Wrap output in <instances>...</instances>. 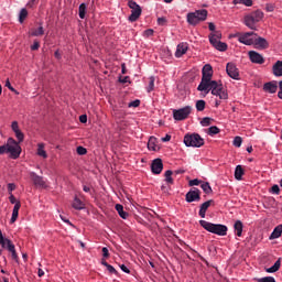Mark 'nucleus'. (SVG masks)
<instances>
[{"mask_svg":"<svg viewBox=\"0 0 282 282\" xmlns=\"http://www.w3.org/2000/svg\"><path fill=\"white\" fill-rule=\"evenodd\" d=\"M234 228L237 237H241L243 235V223H241V220H236Z\"/></svg>","mask_w":282,"mask_h":282,"instance_id":"29","label":"nucleus"},{"mask_svg":"<svg viewBox=\"0 0 282 282\" xmlns=\"http://www.w3.org/2000/svg\"><path fill=\"white\" fill-rule=\"evenodd\" d=\"M30 178L32 180V182H33L34 186H36V188H48L50 187V185H47V181L43 176L36 174V172H30Z\"/></svg>","mask_w":282,"mask_h":282,"instance_id":"12","label":"nucleus"},{"mask_svg":"<svg viewBox=\"0 0 282 282\" xmlns=\"http://www.w3.org/2000/svg\"><path fill=\"white\" fill-rule=\"evenodd\" d=\"M186 52H188V44L180 43L177 45L176 52H175L176 58H182V56H184V54H186Z\"/></svg>","mask_w":282,"mask_h":282,"instance_id":"21","label":"nucleus"},{"mask_svg":"<svg viewBox=\"0 0 282 282\" xmlns=\"http://www.w3.org/2000/svg\"><path fill=\"white\" fill-rule=\"evenodd\" d=\"M245 173L246 171L243 170V166L237 165L235 169V180H237L238 182H241L243 180Z\"/></svg>","mask_w":282,"mask_h":282,"instance_id":"25","label":"nucleus"},{"mask_svg":"<svg viewBox=\"0 0 282 282\" xmlns=\"http://www.w3.org/2000/svg\"><path fill=\"white\" fill-rule=\"evenodd\" d=\"M148 149H149V151H158V149H160L158 147V138L150 137V139L148 141Z\"/></svg>","mask_w":282,"mask_h":282,"instance_id":"27","label":"nucleus"},{"mask_svg":"<svg viewBox=\"0 0 282 282\" xmlns=\"http://www.w3.org/2000/svg\"><path fill=\"white\" fill-rule=\"evenodd\" d=\"M263 12L261 10H257L245 17V25L249 28V30H257V23L263 21Z\"/></svg>","mask_w":282,"mask_h":282,"instance_id":"6","label":"nucleus"},{"mask_svg":"<svg viewBox=\"0 0 282 282\" xmlns=\"http://www.w3.org/2000/svg\"><path fill=\"white\" fill-rule=\"evenodd\" d=\"M43 34H45V29H43V25H40L37 29L30 30V36H43Z\"/></svg>","mask_w":282,"mask_h":282,"instance_id":"31","label":"nucleus"},{"mask_svg":"<svg viewBox=\"0 0 282 282\" xmlns=\"http://www.w3.org/2000/svg\"><path fill=\"white\" fill-rule=\"evenodd\" d=\"M37 155L40 158H43L44 160H47V152L45 151V143H39L37 144Z\"/></svg>","mask_w":282,"mask_h":282,"instance_id":"30","label":"nucleus"},{"mask_svg":"<svg viewBox=\"0 0 282 282\" xmlns=\"http://www.w3.org/2000/svg\"><path fill=\"white\" fill-rule=\"evenodd\" d=\"M199 184H202V181L197 178L191 180L188 183L189 186H199Z\"/></svg>","mask_w":282,"mask_h":282,"instance_id":"49","label":"nucleus"},{"mask_svg":"<svg viewBox=\"0 0 282 282\" xmlns=\"http://www.w3.org/2000/svg\"><path fill=\"white\" fill-rule=\"evenodd\" d=\"M197 111H204L206 109V101L200 99L196 101Z\"/></svg>","mask_w":282,"mask_h":282,"instance_id":"41","label":"nucleus"},{"mask_svg":"<svg viewBox=\"0 0 282 282\" xmlns=\"http://www.w3.org/2000/svg\"><path fill=\"white\" fill-rule=\"evenodd\" d=\"M106 268L110 274H118V271L116 270V268H113V265L108 264Z\"/></svg>","mask_w":282,"mask_h":282,"instance_id":"50","label":"nucleus"},{"mask_svg":"<svg viewBox=\"0 0 282 282\" xmlns=\"http://www.w3.org/2000/svg\"><path fill=\"white\" fill-rule=\"evenodd\" d=\"M164 175L166 184H173V171L167 170Z\"/></svg>","mask_w":282,"mask_h":282,"instance_id":"39","label":"nucleus"},{"mask_svg":"<svg viewBox=\"0 0 282 282\" xmlns=\"http://www.w3.org/2000/svg\"><path fill=\"white\" fill-rule=\"evenodd\" d=\"M279 91H278V98H280V100H282V80L279 82Z\"/></svg>","mask_w":282,"mask_h":282,"instance_id":"58","label":"nucleus"},{"mask_svg":"<svg viewBox=\"0 0 282 282\" xmlns=\"http://www.w3.org/2000/svg\"><path fill=\"white\" fill-rule=\"evenodd\" d=\"M4 153H8V143L0 145V155H4Z\"/></svg>","mask_w":282,"mask_h":282,"instance_id":"53","label":"nucleus"},{"mask_svg":"<svg viewBox=\"0 0 282 282\" xmlns=\"http://www.w3.org/2000/svg\"><path fill=\"white\" fill-rule=\"evenodd\" d=\"M212 204H214V200L209 199L200 205L198 215L202 217V219H206V212L208 210V207L212 206Z\"/></svg>","mask_w":282,"mask_h":282,"instance_id":"20","label":"nucleus"},{"mask_svg":"<svg viewBox=\"0 0 282 282\" xmlns=\"http://www.w3.org/2000/svg\"><path fill=\"white\" fill-rule=\"evenodd\" d=\"M158 25H166V18H159Z\"/></svg>","mask_w":282,"mask_h":282,"instance_id":"59","label":"nucleus"},{"mask_svg":"<svg viewBox=\"0 0 282 282\" xmlns=\"http://www.w3.org/2000/svg\"><path fill=\"white\" fill-rule=\"evenodd\" d=\"M22 152L23 149H21V142L14 140V138H9L7 140V153L11 160H19Z\"/></svg>","mask_w":282,"mask_h":282,"instance_id":"5","label":"nucleus"},{"mask_svg":"<svg viewBox=\"0 0 282 282\" xmlns=\"http://www.w3.org/2000/svg\"><path fill=\"white\" fill-rule=\"evenodd\" d=\"M272 74L275 77L282 76V61H276L272 66Z\"/></svg>","mask_w":282,"mask_h":282,"instance_id":"24","label":"nucleus"},{"mask_svg":"<svg viewBox=\"0 0 282 282\" xmlns=\"http://www.w3.org/2000/svg\"><path fill=\"white\" fill-rule=\"evenodd\" d=\"M19 210H21V202L18 200L13 207L10 224H14L19 219Z\"/></svg>","mask_w":282,"mask_h":282,"instance_id":"23","label":"nucleus"},{"mask_svg":"<svg viewBox=\"0 0 282 282\" xmlns=\"http://www.w3.org/2000/svg\"><path fill=\"white\" fill-rule=\"evenodd\" d=\"M28 19V9H21L20 14H19V22L23 23Z\"/></svg>","mask_w":282,"mask_h":282,"instance_id":"40","label":"nucleus"},{"mask_svg":"<svg viewBox=\"0 0 282 282\" xmlns=\"http://www.w3.org/2000/svg\"><path fill=\"white\" fill-rule=\"evenodd\" d=\"M253 45L256 50H268L270 47V43H268V40L261 36L258 37V35L254 37Z\"/></svg>","mask_w":282,"mask_h":282,"instance_id":"17","label":"nucleus"},{"mask_svg":"<svg viewBox=\"0 0 282 282\" xmlns=\"http://www.w3.org/2000/svg\"><path fill=\"white\" fill-rule=\"evenodd\" d=\"M219 128H217V126H212L207 129V135H217V133H219Z\"/></svg>","mask_w":282,"mask_h":282,"instance_id":"38","label":"nucleus"},{"mask_svg":"<svg viewBox=\"0 0 282 282\" xmlns=\"http://www.w3.org/2000/svg\"><path fill=\"white\" fill-rule=\"evenodd\" d=\"M54 56H55V58H57V61H61V58H63V55H61V51H55V53H54Z\"/></svg>","mask_w":282,"mask_h":282,"instance_id":"63","label":"nucleus"},{"mask_svg":"<svg viewBox=\"0 0 282 282\" xmlns=\"http://www.w3.org/2000/svg\"><path fill=\"white\" fill-rule=\"evenodd\" d=\"M232 144H234V147L239 149L241 147V144H243V139H241V137H235Z\"/></svg>","mask_w":282,"mask_h":282,"instance_id":"42","label":"nucleus"},{"mask_svg":"<svg viewBox=\"0 0 282 282\" xmlns=\"http://www.w3.org/2000/svg\"><path fill=\"white\" fill-rule=\"evenodd\" d=\"M6 87H8V89H10V91H17V89H14V87H12V84H10V79H7Z\"/></svg>","mask_w":282,"mask_h":282,"instance_id":"57","label":"nucleus"},{"mask_svg":"<svg viewBox=\"0 0 282 282\" xmlns=\"http://www.w3.org/2000/svg\"><path fill=\"white\" fill-rule=\"evenodd\" d=\"M39 47H41V43H39V41H34L33 44L31 45V51L36 52Z\"/></svg>","mask_w":282,"mask_h":282,"instance_id":"47","label":"nucleus"},{"mask_svg":"<svg viewBox=\"0 0 282 282\" xmlns=\"http://www.w3.org/2000/svg\"><path fill=\"white\" fill-rule=\"evenodd\" d=\"M213 119H210L209 117H205L202 119L200 124L202 127H210V122Z\"/></svg>","mask_w":282,"mask_h":282,"instance_id":"43","label":"nucleus"},{"mask_svg":"<svg viewBox=\"0 0 282 282\" xmlns=\"http://www.w3.org/2000/svg\"><path fill=\"white\" fill-rule=\"evenodd\" d=\"M79 121H80L83 124H85V123L87 122V115H82V116L79 117Z\"/></svg>","mask_w":282,"mask_h":282,"instance_id":"62","label":"nucleus"},{"mask_svg":"<svg viewBox=\"0 0 282 282\" xmlns=\"http://www.w3.org/2000/svg\"><path fill=\"white\" fill-rule=\"evenodd\" d=\"M115 208L121 219H127L129 217V213L124 212V207L121 204H117Z\"/></svg>","mask_w":282,"mask_h":282,"instance_id":"28","label":"nucleus"},{"mask_svg":"<svg viewBox=\"0 0 282 282\" xmlns=\"http://www.w3.org/2000/svg\"><path fill=\"white\" fill-rule=\"evenodd\" d=\"M242 6H246L247 8H251L252 0H242Z\"/></svg>","mask_w":282,"mask_h":282,"instance_id":"60","label":"nucleus"},{"mask_svg":"<svg viewBox=\"0 0 282 282\" xmlns=\"http://www.w3.org/2000/svg\"><path fill=\"white\" fill-rule=\"evenodd\" d=\"M270 193H272V195H279V193H281V188L275 184L271 187Z\"/></svg>","mask_w":282,"mask_h":282,"instance_id":"44","label":"nucleus"},{"mask_svg":"<svg viewBox=\"0 0 282 282\" xmlns=\"http://www.w3.org/2000/svg\"><path fill=\"white\" fill-rule=\"evenodd\" d=\"M274 8H276V7L273 3L265 4L267 12H274Z\"/></svg>","mask_w":282,"mask_h":282,"instance_id":"52","label":"nucleus"},{"mask_svg":"<svg viewBox=\"0 0 282 282\" xmlns=\"http://www.w3.org/2000/svg\"><path fill=\"white\" fill-rule=\"evenodd\" d=\"M258 282H276V280H274L273 276H264V278L258 279Z\"/></svg>","mask_w":282,"mask_h":282,"instance_id":"45","label":"nucleus"},{"mask_svg":"<svg viewBox=\"0 0 282 282\" xmlns=\"http://www.w3.org/2000/svg\"><path fill=\"white\" fill-rule=\"evenodd\" d=\"M119 268H120V270H121L122 272H124L126 274H131V270H129V268H127V265L121 264V265H119Z\"/></svg>","mask_w":282,"mask_h":282,"instance_id":"54","label":"nucleus"},{"mask_svg":"<svg viewBox=\"0 0 282 282\" xmlns=\"http://www.w3.org/2000/svg\"><path fill=\"white\" fill-rule=\"evenodd\" d=\"M77 154L78 155H87V149L83 147H77Z\"/></svg>","mask_w":282,"mask_h":282,"instance_id":"46","label":"nucleus"},{"mask_svg":"<svg viewBox=\"0 0 282 282\" xmlns=\"http://www.w3.org/2000/svg\"><path fill=\"white\" fill-rule=\"evenodd\" d=\"M199 226L207 230V232H212L213 235H218V237H226L228 235V227L221 224H213L207 220H199Z\"/></svg>","mask_w":282,"mask_h":282,"instance_id":"1","label":"nucleus"},{"mask_svg":"<svg viewBox=\"0 0 282 282\" xmlns=\"http://www.w3.org/2000/svg\"><path fill=\"white\" fill-rule=\"evenodd\" d=\"M219 39H221V35H220V34H215V33H210V34H209V43L213 45V47H215L216 44H217L218 42H220Z\"/></svg>","mask_w":282,"mask_h":282,"instance_id":"34","label":"nucleus"},{"mask_svg":"<svg viewBox=\"0 0 282 282\" xmlns=\"http://www.w3.org/2000/svg\"><path fill=\"white\" fill-rule=\"evenodd\" d=\"M200 91H205V94L212 91V96H217L220 100H228V90L224 87L221 82H212L207 90Z\"/></svg>","mask_w":282,"mask_h":282,"instance_id":"3","label":"nucleus"},{"mask_svg":"<svg viewBox=\"0 0 282 282\" xmlns=\"http://www.w3.org/2000/svg\"><path fill=\"white\" fill-rule=\"evenodd\" d=\"M17 189V185L14 183L8 184V192L10 195H12V192Z\"/></svg>","mask_w":282,"mask_h":282,"instance_id":"51","label":"nucleus"},{"mask_svg":"<svg viewBox=\"0 0 282 282\" xmlns=\"http://www.w3.org/2000/svg\"><path fill=\"white\" fill-rule=\"evenodd\" d=\"M281 235H282V224L274 227L273 231L269 236V240L274 241V239L281 238Z\"/></svg>","mask_w":282,"mask_h":282,"instance_id":"22","label":"nucleus"},{"mask_svg":"<svg viewBox=\"0 0 282 282\" xmlns=\"http://www.w3.org/2000/svg\"><path fill=\"white\" fill-rule=\"evenodd\" d=\"M119 82H121L123 85H124L126 83H129V76L120 77V78H119Z\"/></svg>","mask_w":282,"mask_h":282,"instance_id":"64","label":"nucleus"},{"mask_svg":"<svg viewBox=\"0 0 282 282\" xmlns=\"http://www.w3.org/2000/svg\"><path fill=\"white\" fill-rule=\"evenodd\" d=\"M148 94H151L155 89V76H150L149 77V84L145 87Z\"/></svg>","mask_w":282,"mask_h":282,"instance_id":"33","label":"nucleus"},{"mask_svg":"<svg viewBox=\"0 0 282 282\" xmlns=\"http://www.w3.org/2000/svg\"><path fill=\"white\" fill-rule=\"evenodd\" d=\"M143 36H147V37L153 36V30H152V29L145 30V31L143 32Z\"/></svg>","mask_w":282,"mask_h":282,"instance_id":"56","label":"nucleus"},{"mask_svg":"<svg viewBox=\"0 0 282 282\" xmlns=\"http://www.w3.org/2000/svg\"><path fill=\"white\" fill-rule=\"evenodd\" d=\"M262 89L265 94H276L279 89V82L271 80V82L264 83L262 86Z\"/></svg>","mask_w":282,"mask_h":282,"instance_id":"16","label":"nucleus"},{"mask_svg":"<svg viewBox=\"0 0 282 282\" xmlns=\"http://www.w3.org/2000/svg\"><path fill=\"white\" fill-rule=\"evenodd\" d=\"M208 19V10L206 9H198L194 12H189L186 15V21L188 25H199L203 21H206Z\"/></svg>","mask_w":282,"mask_h":282,"instance_id":"4","label":"nucleus"},{"mask_svg":"<svg viewBox=\"0 0 282 282\" xmlns=\"http://www.w3.org/2000/svg\"><path fill=\"white\" fill-rule=\"evenodd\" d=\"M73 208H75V210H83L85 208V203H83L80 198L75 197L73 200Z\"/></svg>","mask_w":282,"mask_h":282,"instance_id":"32","label":"nucleus"},{"mask_svg":"<svg viewBox=\"0 0 282 282\" xmlns=\"http://www.w3.org/2000/svg\"><path fill=\"white\" fill-rule=\"evenodd\" d=\"M213 66L210 64H205L202 69V80L197 87L198 91L207 90L208 86L212 83H216L217 80H213Z\"/></svg>","mask_w":282,"mask_h":282,"instance_id":"2","label":"nucleus"},{"mask_svg":"<svg viewBox=\"0 0 282 282\" xmlns=\"http://www.w3.org/2000/svg\"><path fill=\"white\" fill-rule=\"evenodd\" d=\"M226 72L229 78H232L234 80H239V69L237 68V65H235V63H227Z\"/></svg>","mask_w":282,"mask_h":282,"instance_id":"14","label":"nucleus"},{"mask_svg":"<svg viewBox=\"0 0 282 282\" xmlns=\"http://www.w3.org/2000/svg\"><path fill=\"white\" fill-rule=\"evenodd\" d=\"M128 7L131 10V14L128 18V21H130V23H135V21L142 17V8L133 0L128 1Z\"/></svg>","mask_w":282,"mask_h":282,"instance_id":"10","label":"nucleus"},{"mask_svg":"<svg viewBox=\"0 0 282 282\" xmlns=\"http://www.w3.org/2000/svg\"><path fill=\"white\" fill-rule=\"evenodd\" d=\"M279 270H281V258H279L271 268L265 269V272L274 274V272H279Z\"/></svg>","mask_w":282,"mask_h":282,"instance_id":"26","label":"nucleus"},{"mask_svg":"<svg viewBox=\"0 0 282 282\" xmlns=\"http://www.w3.org/2000/svg\"><path fill=\"white\" fill-rule=\"evenodd\" d=\"M193 111V108L191 106H185L180 109L173 110V118L174 120L182 121L186 120L191 116V112Z\"/></svg>","mask_w":282,"mask_h":282,"instance_id":"11","label":"nucleus"},{"mask_svg":"<svg viewBox=\"0 0 282 282\" xmlns=\"http://www.w3.org/2000/svg\"><path fill=\"white\" fill-rule=\"evenodd\" d=\"M200 188L206 195H210V193H213V187H210V183L208 182H203L200 184Z\"/></svg>","mask_w":282,"mask_h":282,"instance_id":"35","label":"nucleus"},{"mask_svg":"<svg viewBox=\"0 0 282 282\" xmlns=\"http://www.w3.org/2000/svg\"><path fill=\"white\" fill-rule=\"evenodd\" d=\"M9 202L10 204H14V206H17V197H14L12 194L9 196Z\"/></svg>","mask_w":282,"mask_h":282,"instance_id":"61","label":"nucleus"},{"mask_svg":"<svg viewBox=\"0 0 282 282\" xmlns=\"http://www.w3.org/2000/svg\"><path fill=\"white\" fill-rule=\"evenodd\" d=\"M214 47L215 50H218V52H226V50H228V44L220 41Z\"/></svg>","mask_w":282,"mask_h":282,"instance_id":"37","label":"nucleus"},{"mask_svg":"<svg viewBox=\"0 0 282 282\" xmlns=\"http://www.w3.org/2000/svg\"><path fill=\"white\" fill-rule=\"evenodd\" d=\"M11 129L19 142H23V140H25V134H23V132L19 128V121H12Z\"/></svg>","mask_w":282,"mask_h":282,"instance_id":"18","label":"nucleus"},{"mask_svg":"<svg viewBox=\"0 0 282 282\" xmlns=\"http://www.w3.org/2000/svg\"><path fill=\"white\" fill-rule=\"evenodd\" d=\"M202 199L200 192L198 188L194 187L185 195V200L187 204H192V202H199Z\"/></svg>","mask_w":282,"mask_h":282,"instance_id":"13","label":"nucleus"},{"mask_svg":"<svg viewBox=\"0 0 282 282\" xmlns=\"http://www.w3.org/2000/svg\"><path fill=\"white\" fill-rule=\"evenodd\" d=\"M257 33L254 32H237L231 35L232 39H237L238 43L242 45H254V39Z\"/></svg>","mask_w":282,"mask_h":282,"instance_id":"8","label":"nucleus"},{"mask_svg":"<svg viewBox=\"0 0 282 282\" xmlns=\"http://www.w3.org/2000/svg\"><path fill=\"white\" fill-rule=\"evenodd\" d=\"M128 107L129 108H131V107H140V100L139 99H135V100H133V101H130L129 104H128Z\"/></svg>","mask_w":282,"mask_h":282,"instance_id":"48","label":"nucleus"},{"mask_svg":"<svg viewBox=\"0 0 282 282\" xmlns=\"http://www.w3.org/2000/svg\"><path fill=\"white\" fill-rule=\"evenodd\" d=\"M248 56L251 63H254L256 65H263V63H265V58H263V55H261L257 51H249Z\"/></svg>","mask_w":282,"mask_h":282,"instance_id":"15","label":"nucleus"},{"mask_svg":"<svg viewBox=\"0 0 282 282\" xmlns=\"http://www.w3.org/2000/svg\"><path fill=\"white\" fill-rule=\"evenodd\" d=\"M0 246L1 248L8 249V251L11 252V257L14 261L19 259L14 243H12V240L3 237V231H1V229H0Z\"/></svg>","mask_w":282,"mask_h":282,"instance_id":"9","label":"nucleus"},{"mask_svg":"<svg viewBox=\"0 0 282 282\" xmlns=\"http://www.w3.org/2000/svg\"><path fill=\"white\" fill-rule=\"evenodd\" d=\"M101 252H102V257H104L105 259H108V257H109V249H108L107 247H104V248L101 249Z\"/></svg>","mask_w":282,"mask_h":282,"instance_id":"55","label":"nucleus"},{"mask_svg":"<svg viewBox=\"0 0 282 282\" xmlns=\"http://www.w3.org/2000/svg\"><path fill=\"white\" fill-rule=\"evenodd\" d=\"M164 169V163H162V159H155L152 161L151 171L154 175H160Z\"/></svg>","mask_w":282,"mask_h":282,"instance_id":"19","label":"nucleus"},{"mask_svg":"<svg viewBox=\"0 0 282 282\" xmlns=\"http://www.w3.org/2000/svg\"><path fill=\"white\" fill-rule=\"evenodd\" d=\"M185 147H193L194 149H199L204 147V138L199 133H187L184 135Z\"/></svg>","mask_w":282,"mask_h":282,"instance_id":"7","label":"nucleus"},{"mask_svg":"<svg viewBox=\"0 0 282 282\" xmlns=\"http://www.w3.org/2000/svg\"><path fill=\"white\" fill-rule=\"evenodd\" d=\"M78 12H79V19H85V14H87V4L85 3L79 4Z\"/></svg>","mask_w":282,"mask_h":282,"instance_id":"36","label":"nucleus"}]
</instances>
